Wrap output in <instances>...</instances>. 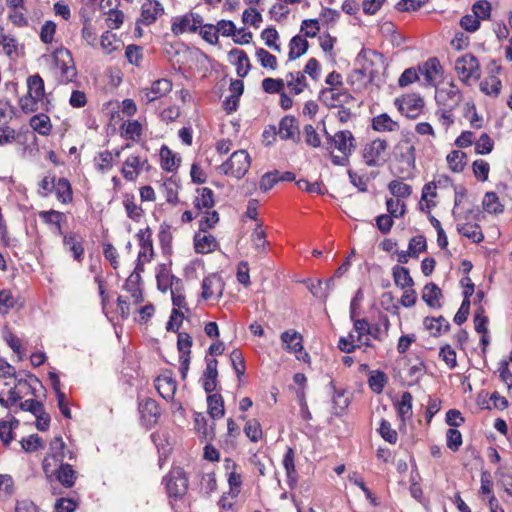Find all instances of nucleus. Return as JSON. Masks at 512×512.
Masks as SVG:
<instances>
[{
	"instance_id": "nucleus-45",
	"label": "nucleus",
	"mask_w": 512,
	"mask_h": 512,
	"mask_svg": "<svg viewBox=\"0 0 512 512\" xmlns=\"http://www.w3.org/2000/svg\"><path fill=\"white\" fill-rule=\"evenodd\" d=\"M441 65L437 58L433 57L428 59L422 69L421 73L424 75L427 82L435 80L436 76L440 73Z\"/></svg>"
},
{
	"instance_id": "nucleus-14",
	"label": "nucleus",
	"mask_w": 512,
	"mask_h": 512,
	"mask_svg": "<svg viewBox=\"0 0 512 512\" xmlns=\"http://www.w3.org/2000/svg\"><path fill=\"white\" fill-rule=\"evenodd\" d=\"M278 135L282 140H292L298 143L300 131L297 119L290 115L283 117L279 123Z\"/></svg>"
},
{
	"instance_id": "nucleus-57",
	"label": "nucleus",
	"mask_w": 512,
	"mask_h": 512,
	"mask_svg": "<svg viewBox=\"0 0 512 512\" xmlns=\"http://www.w3.org/2000/svg\"><path fill=\"white\" fill-rule=\"evenodd\" d=\"M280 181L279 171L274 170L271 172L265 173L260 180L259 187L263 192H267L274 187Z\"/></svg>"
},
{
	"instance_id": "nucleus-12",
	"label": "nucleus",
	"mask_w": 512,
	"mask_h": 512,
	"mask_svg": "<svg viewBox=\"0 0 512 512\" xmlns=\"http://www.w3.org/2000/svg\"><path fill=\"white\" fill-rule=\"evenodd\" d=\"M47 477L54 476L55 479L65 488H72L75 485L76 479L78 477L77 472L73 469L71 464L64 463L52 468V471H49V475Z\"/></svg>"
},
{
	"instance_id": "nucleus-20",
	"label": "nucleus",
	"mask_w": 512,
	"mask_h": 512,
	"mask_svg": "<svg viewBox=\"0 0 512 512\" xmlns=\"http://www.w3.org/2000/svg\"><path fill=\"white\" fill-rule=\"evenodd\" d=\"M63 245L67 250L72 252L73 258L76 261L82 262L85 250L82 239L78 237L76 233L69 232L63 235Z\"/></svg>"
},
{
	"instance_id": "nucleus-11",
	"label": "nucleus",
	"mask_w": 512,
	"mask_h": 512,
	"mask_svg": "<svg viewBox=\"0 0 512 512\" xmlns=\"http://www.w3.org/2000/svg\"><path fill=\"white\" fill-rule=\"evenodd\" d=\"M387 148V141L380 138H377L366 144L363 149V159L366 165L369 167L378 166V161Z\"/></svg>"
},
{
	"instance_id": "nucleus-60",
	"label": "nucleus",
	"mask_w": 512,
	"mask_h": 512,
	"mask_svg": "<svg viewBox=\"0 0 512 512\" xmlns=\"http://www.w3.org/2000/svg\"><path fill=\"white\" fill-rule=\"evenodd\" d=\"M244 433L252 442H257L262 436L259 422L255 419L248 420L244 427Z\"/></svg>"
},
{
	"instance_id": "nucleus-42",
	"label": "nucleus",
	"mask_w": 512,
	"mask_h": 512,
	"mask_svg": "<svg viewBox=\"0 0 512 512\" xmlns=\"http://www.w3.org/2000/svg\"><path fill=\"white\" fill-rule=\"evenodd\" d=\"M287 86L294 94H300L307 86L306 77L302 72H290L286 76Z\"/></svg>"
},
{
	"instance_id": "nucleus-41",
	"label": "nucleus",
	"mask_w": 512,
	"mask_h": 512,
	"mask_svg": "<svg viewBox=\"0 0 512 512\" xmlns=\"http://www.w3.org/2000/svg\"><path fill=\"white\" fill-rule=\"evenodd\" d=\"M483 209L488 213L499 214L504 210V205L494 192H487L482 201Z\"/></svg>"
},
{
	"instance_id": "nucleus-51",
	"label": "nucleus",
	"mask_w": 512,
	"mask_h": 512,
	"mask_svg": "<svg viewBox=\"0 0 512 512\" xmlns=\"http://www.w3.org/2000/svg\"><path fill=\"white\" fill-rule=\"evenodd\" d=\"M370 388L376 392L381 393L387 383V376L382 371H374L368 379Z\"/></svg>"
},
{
	"instance_id": "nucleus-8",
	"label": "nucleus",
	"mask_w": 512,
	"mask_h": 512,
	"mask_svg": "<svg viewBox=\"0 0 512 512\" xmlns=\"http://www.w3.org/2000/svg\"><path fill=\"white\" fill-rule=\"evenodd\" d=\"M173 84L167 78L154 81L150 88L140 90L141 100L148 103L154 102L171 92Z\"/></svg>"
},
{
	"instance_id": "nucleus-10",
	"label": "nucleus",
	"mask_w": 512,
	"mask_h": 512,
	"mask_svg": "<svg viewBox=\"0 0 512 512\" xmlns=\"http://www.w3.org/2000/svg\"><path fill=\"white\" fill-rule=\"evenodd\" d=\"M321 99L328 107H340L354 101V97L346 90L336 87L325 88L321 91Z\"/></svg>"
},
{
	"instance_id": "nucleus-19",
	"label": "nucleus",
	"mask_w": 512,
	"mask_h": 512,
	"mask_svg": "<svg viewBox=\"0 0 512 512\" xmlns=\"http://www.w3.org/2000/svg\"><path fill=\"white\" fill-rule=\"evenodd\" d=\"M492 64L494 67L491 69V75L480 83V90L486 95L497 97L500 93L502 83L495 73L498 74L501 71V66L495 65V62H492Z\"/></svg>"
},
{
	"instance_id": "nucleus-22",
	"label": "nucleus",
	"mask_w": 512,
	"mask_h": 512,
	"mask_svg": "<svg viewBox=\"0 0 512 512\" xmlns=\"http://www.w3.org/2000/svg\"><path fill=\"white\" fill-rule=\"evenodd\" d=\"M281 341L285 344L284 349L292 353H301L303 350L302 335L295 330H287L281 333Z\"/></svg>"
},
{
	"instance_id": "nucleus-34",
	"label": "nucleus",
	"mask_w": 512,
	"mask_h": 512,
	"mask_svg": "<svg viewBox=\"0 0 512 512\" xmlns=\"http://www.w3.org/2000/svg\"><path fill=\"white\" fill-rule=\"evenodd\" d=\"M308 48L309 43L305 38L299 35L292 37V39L289 42V60L293 61L299 58L300 56L304 55L307 52Z\"/></svg>"
},
{
	"instance_id": "nucleus-62",
	"label": "nucleus",
	"mask_w": 512,
	"mask_h": 512,
	"mask_svg": "<svg viewBox=\"0 0 512 512\" xmlns=\"http://www.w3.org/2000/svg\"><path fill=\"white\" fill-rule=\"evenodd\" d=\"M379 433L381 437L390 444H395L398 440L397 432L391 427L390 422L387 420L383 419L381 421Z\"/></svg>"
},
{
	"instance_id": "nucleus-38",
	"label": "nucleus",
	"mask_w": 512,
	"mask_h": 512,
	"mask_svg": "<svg viewBox=\"0 0 512 512\" xmlns=\"http://www.w3.org/2000/svg\"><path fill=\"white\" fill-rule=\"evenodd\" d=\"M457 231L464 237L471 239L474 243H480L484 239V235L478 224H458Z\"/></svg>"
},
{
	"instance_id": "nucleus-63",
	"label": "nucleus",
	"mask_w": 512,
	"mask_h": 512,
	"mask_svg": "<svg viewBox=\"0 0 512 512\" xmlns=\"http://www.w3.org/2000/svg\"><path fill=\"white\" fill-rule=\"evenodd\" d=\"M123 128H124L123 135L127 139H131V140L135 141L141 137L142 126L137 120L130 121L127 124H124Z\"/></svg>"
},
{
	"instance_id": "nucleus-40",
	"label": "nucleus",
	"mask_w": 512,
	"mask_h": 512,
	"mask_svg": "<svg viewBox=\"0 0 512 512\" xmlns=\"http://www.w3.org/2000/svg\"><path fill=\"white\" fill-rule=\"evenodd\" d=\"M207 404L212 418H221L224 415V400L218 393H208Z\"/></svg>"
},
{
	"instance_id": "nucleus-13",
	"label": "nucleus",
	"mask_w": 512,
	"mask_h": 512,
	"mask_svg": "<svg viewBox=\"0 0 512 512\" xmlns=\"http://www.w3.org/2000/svg\"><path fill=\"white\" fill-rule=\"evenodd\" d=\"M164 13V8L157 0H147L141 6V16L137 20V23L143 25L153 24L159 16Z\"/></svg>"
},
{
	"instance_id": "nucleus-17",
	"label": "nucleus",
	"mask_w": 512,
	"mask_h": 512,
	"mask_svg": "<svg viewBox=\"0 0 512 512\" xmlns=\"http://www.w3.org/2000/svg\"><path fill=\"white\" fill-rule=\"evenodd\" d=\"M218 361L215 358H206V368L203 372L202 387L206 393H212L217 387Z\"/></svg>"
},
{
	"instance_id": "nucleus-26",
	"label": "nucleus",
	"mask_w": 512,
	"mask_h": 512,
	"mask_svg": "<svg viewBox=\"0 0 512 512\" xmlns=\"http://www.w3.org/2000/svg\"><path fill=\"white\" fill-rule=\"evenodd\" d=\"M425 328L430 331L432 336H439L442 333H446L450 329V323L443 317H426L424 319Z\"/></svg>"
},
{
	"instance_id": "nucleus-7",
	"label": "nucleus",
	"mask_w": 512,
	"mask_h": 512,
	"mask_svg": "<svg viewBox=\"0 0 512 512\" xmlns=\"http://www.w3.org/2000/svg\"><path fill=\"white\" fill-rule=\"evenodd\" d=\"M324 134L327 139L328 150L333 146L344 156L349 157L356 148L355 138L349 130H341L336 132L334 135H330L325 129Z\"/></svg>"
},
{
	"instance_id": "nucleus-39",
	"label": "nucleus",
	"mask_w": 512,
	"mask_h": 512,
	"mask_svg": "<svg viewBox=\"0 0 512 512\" xmlns=\"http://www.w3.org/2000/svg\"><path fill=\"white\" fill-rule=\"evenodd\" d=\"M11 376H13L17 381V385L15 387L21 388L22 385H27L30 389V394L33 396H36L37 386L43 388L41 381L32 374H25L26 378H24L22 373H16L15 370H13V374Z\"/></svg>"
},
{
	"instance_id": "nucleus-37",
	"label": "nucleus",
	"mask_w": 512,
	"mask_h": 512,
	"mask_svg": "<svg viewBox=\"0 0 512 512\" xmlns=\"http://www.w3.org/2000/svg\"><path fill=\"white\" fill-rule=\"evenodd\" d=\"M171 298L174 308L180 310L184 309L189 312L190 309L187 305L185 295L183 294V284L179 279H176V283H171Z\"/></svg>"
},
{
	"instance_id": "nucleus-36",
	"label": "nucleus",
	"mask_w": 512,
	"mask_h": 512,
	"mask_svg": "<svg viewBox=\"0 0 512 512\" xmlns=\"http://www.w3.org/2000/svg\"><path fill=\"white\" fill-rule=\"evenodd\" d=\"M28 96L42 101L45 95L44 81L40 75L35 74L27 79Z\"/></svg>"
},
{
	"instance_id": "nucleus-54",
	"label": "nucleus",
	"mask_w": 512,
	"mask_h": 512,
	"mask_svg": "<svg viewBox=\"0 0 512 512\" xmlns=\"http://www.w3.org/2000/svg\"><path fill=\"white\" fill-rule=\"evenodd\" d=\"M494 141L487 133H483L475 143L476 154L485 155L492 152Z\"/></svg>"
},
{
	"instance_id": "nucleus-58",
	"label": "nucleus",
	"mask_w": 512,
	"mask_h": 512,
	"mask_svg": "<svg viewBox=\"0 0 512 512\" xmlns=\"http://www.w3.org/2000/svg\"><path fill=\"white\" fill-rule=\"evenodd\" d=\"M16 305V299L10 290H0V313L7 314Z\"/></svg>"
},
{
	"instance_id": "nucleus-44",
	"label": "nucleus",
	"mask_w": 512,
	"mask_h": 512,
	"mask_svg": "<svg viewBox=\"0 0 512 512\" xmlns=\"http://www.w3.org/2000/svg\"><path fill=\"white\" fill-rule=\"evenodd\" d=\"M31 127L41 135H48L51 131L50 118L45 114L35 115L30 120Z\"/></svg>"
},
{
	"instance_id": "nucleus-3",
	"label": "nucleus",
	"mask_w": 512,
	"mask_h": 512,
	"mask_svg": "<svg viewBox=\"0 0 512 512\" xmlns=\"http://www.w3.org/2000/svg\"><path fill=\"white\" fill-rule=\"evenodd\" d=\"M66 457H68L69 460L75 458L72 451L66 450V445L62 437L57 436L50 442L49 452L43 460L44 473L49 475V471H52L53 467L64 464Z\"/></svg>"
},
{
	"instance_id": "nucleus-43",
	"label": "nucleus",
	"mask_w": 512,
	"mask_h": 512,
	"mask_svg": "<svg viewBox=\"0 0 512 512\" xmlns=\"http://www.w3.org/2000/svg\"><path fill=\"white\" fill-rule=\"evenodd\" d=\"M19 426V421L12 418L10 421H0V440L8 446L13 440V429Z\"/></svg>"
},
{
	"instance_id": "nucleus-21",
	"label": "nucleus",
	"mask_w": 512,
	"mask_h": 512,
	"mask_svg": "<svg viewBox=\"0 0 512 512\" xmlns=\"http://www.w3.org/2000/svg\"><path fill=\"white\" fill-rule=\"evenodd\" d=\"M155 387L165 400H172L177 390V382L171 376H159L156 379Z\"/></svg>"
},
{
	"instance_id": "nucleus-56",
	"label": "nucleus",
	"mask_w": 512,
	"mask_h": 512,
	"mask_svg": "<svg viewBox=\"0 0 512 512\" xmlns=\"http://www.w3.org/2000/svg\"><path fill=\"white\" fill-rule=\"evenodd\" d=\"M474 176L479 181H486L488 179L490 166L489 163L483 159H477L472 164Z\"/></svg>"
},
{
	"instance_id": "nucleus-27",
	"label": "nucleus",
	"mask_w": 512,
	"mask_h": 512,
	"mask_svg": "<svg viewBox=\"0 0 512 512\" xmlns=\"http://www.w3.org/2000/svg\"><path fill=\"white\" fill-rule=\"evenodd\" d=\"M442 297L441 289L435 283H428L424 286L422 300L431 308H439V299Z\"/></svg>"
},
{
	"instance_id": "nucleus-4",
	"label": "nucleus",
	"mask_w": 512,
	"mask_h": 512,
	"mask_svg": "<svg viewBox=\"0 0 512 512\" xmlns=\"http://www.w3.org/2000/svg\"><path fill=\"white\" fill-rule=\"evenodd\" d=\"M53 58L55 67L59 71V82L63 84L73 82L77 76V70L71 52L66 48H60L54 51Z\"/></svg>"
},
{
	"instance_id": "nucleus-2",
	"label": "nucleus",
	"mask_w": 512,
	"mask_h": 512,
	"mask_svg": "<svg viewBox=\"0 0 512 512\" xmlns=\"http://www.w3.org/2000/svg\"><path fill=\"white\" fill-rule=\"evenodd\" d=\"M251 166V158L246 150L234 151L227 161L222 163L218 170L224 175L241 179Z\"/></svg>"
},
{
	"instance_id": "nucleus-29",
	"label": "nucleus",
	"mask_w": 512,
	"mask_h": 512,
	"mask_svg": "<svg viewBox=\"0 0 512 512\" xmlns=\"http://www.w3.org/2000/svg\"><path fill=\"white\" fill-rule=\"evenodd\" d=\"M140 280L141 276L139 273H131L123 287L124 290L131 294V298L135 304H139L143 301L142 289L140 288Z\"/></svg>"
},
{
	"instance_id": "nucleus-59",
	"label": "nucleus",
	"mask_w": 512,
	"mask_h": 512,
	"mask_svg": "<svg viewBox=\"0 0 512 512\" xmlns=\"http://www.w3.org/2000/svg\"><path fill=\"white\" fill-rule=\"evenodd\" d=\"M256 56L261 63V66L264 68H270L272 70L277 67V59L274 55L269 53L264 48H258L256 50Z\"/></svg>"
},
{
	"instance_id": "nucleus-18",
	"label": "nucleus",
	"mask_w": 512,
	"mask_h": 512,
	"mask_svg": "<svg viewBox=\"0 0 512 512\" xmlns=\"http://www.w3.org/2000/svg\"><path fill=\"white\" fill-rule=\"evenodd\" d=\"M136 236L141 248L138 253L139 260L144 259V261L150 262L154 255L151 229L149 227L141 229Z\"/></svg>"
},
{
	"instance_id": "nucleus-35",
	"label": "nucleus",
	"mask_w": 512,
	"mask_h": 512,
	"mask_svg": "<svg viewBox=\"0 0 512 512\" xmlns=\"http://www.w3.org/2000/svg\"><path fill=\"white\" fill-rule=\"evenodd\" d=\"M198 196L194 200V207L198 210L210 209L214 206V192L210 188L203 187L196 190Z\"/></svg>"
},
{
	"instance_id": "nucleus-1",
	"label": "nucleus",
	"mask_w": 512,
	"mask_h": 512,
	"mask_svg": "<svg viewBox=\"0 0 512 512\" xmlns=\"http://www.w3.org/2000/svg\"><path fill=\"white\" fill-rule=\"evenodd\" d=\"M435 100L437 104L435 115L440 125L447 131L455 123L454 112L463 101V94L451 81L447 86L436 90Z\"/></svg>"
},
{
	"instance_id": "nucleus-23",
	"label": "nucleus",
	"mask_w": 512,
	"mask_h": 512,
	"mask_svg": "<svg viewBox=\"0 0 512 512\" xmlns=\"http://www.w3.org/2000/svg\"><path fill=\"white\" fill-rule=\"evenodd\" d=\"M217 247V241L211 234H202L201 231L194 236V248L199 254L213 252Z\"/></svg>"
},
{
	"instance_id": "nucleus-6",
	"label": "nucleus",
	"mask_w": 512,
	"mask_h": 512,
	"mask_svg": "<svg viewBox=\"0 0 512 512\" xmlns=\"http://www.w3.org/2000/svg\"><path fill=\"white\" fill-rule=\"evenodd\" d=\"M455 70L458 73L459 79L462 83L469 86L471 80H478L480 78V64L473 54H465L455 61Z\"/></svg>"
},
{
	"instance_id": "nucleus-50",
	"label": "nucleus",
	"mask_w": 512,
	"mask_h": 512,
	"mask_svg": "<svg viewBox=\"0 0 512 512\" xmlns=\"http://www.w3.org/2000/svg\"><path fill=\"white\" fill-rule=\"evenodd\" d=\"M389 191L395 197L408 198L412 193V187L398 180H392L388 184Z\"/></svg>"
},
{
	"instance_id": "nucleus-30",
	"label": "nucleus",
	"mask_w": 512,
	"mask_h": 512,
	"mask_svg": "<svg viewBox=\"0 0 512 512\" xmlns=\"http://www.w3.org/2000/svg\"><path fill=\"white\" fill-rule=\"evenodd\" d=\"M372 128L377 132H394L399 129V124L387 113H382L373 118Z\"/></svg>"
},
{
	"instance_id": "nucleus-28",
	"label": "nucleus",
	"mask_w": 512,
	"mask_h": 512,
	"mask_svg": "<svg viewBox=\"0 0 512 512\" xmlns=\"http://www.w3.org/2000/svg\"><path fill=\"white\" fill-rule=\"evenodd\" d=\"M229 56L235 60L237 75L245 77L250 70V61L245 51L234 48L229 52Z\"/></svg>"
},
{
	"instance_id": "nucleus-24",
	"label": "nucleus",
	"mask_w": 512,
	"mask_h": 512,
	"mask_svg": "<svg viewBox=\"0 0 512 512\" xmlns=\"http://www.w3.org/2000/svg\"><path fill=\"white\" fill-rule=\"evenodd\" d=\"M160 159L162 169L168 172L177 170L181 162V158L166 145L160 149Z\"/></svg>"
},
{
	"instance_id": "nucleus-61",
	"label": "nucleus",
	"mask_w": 512,
	"mask_h": 512,
	"mask_svg": "<svg viewBox=\"0 0 512 512\" xmlns=\"http://www.w3.org/2000/svg\"><path fill=\"white\" fill-rule=\"evenodd\" d=\"M96 167L99 171L104 172L110 170L113 166V156L112 153L108 150L100 152L97 157H95Z\"/></svg>"
},
{
	"instance_id": "nucleus-46",
	"label": "nucleus",
	"mask_w": 512,
	"mask_h": 512,
	"mask_svg": "<svg viewBox=\"0 0 512 512\" xmlns=\"http://www.w3.org/2000/svg\"><path fill=\"white\" fill-rule=\"evenodd\" d=\"M465 158L466 154L459 150L451 151L446 157L450 169L455 173L463 171L465 166Z\"/></svg>"
},
{
	"instance_id": "nucleus-32",
	"label": "nucleus",
	"mask_w": 512,
	"mask_h": 512,
	"mask_svg": "<svg viewBox=\"0 0 512 512\" xmlns=\"http://www.w3.org/2000/svg\"><path fill=\"white\" fill-rule=\"evenodd\" d=\"M193 12L187 13L180 17H175L172 20L171 31L174 35L178 36L185 32L193 33Z\"/></svg>"
},
{
	"instance_id": "nucleus-25",
	"label": "nucleus",
	"mask_w": 512,
	"mask_h": 512,
	"mask_svg": "<svg viewBox=\"0 0 512 512\" xmlns=\"http://www.w3.org/2000/svg\"><path fill=\"white\" fill-rule=\"evenodd\" d=\"M147 163V160L141 162L139 156H130L124 162L122 174L126 180L133 181L139 175L142 166Z\"/></svg>"
},
{
	"instance_id": "nucleus-15",
	"label": "nucleus",
	"mask_w": 512,
	"mask_h": 512,
	"mask_svg": "<svg viewBox=\"0 0 512 512\" xmlns=\"http://www.w3.org/2000/svg\"><path fill=\"white\" fill-rule=\"evenodd\" d=\"M395 157L403 162L407 168L415 167V146L409 138L402 139L395 146Z\"/></svg>"
},
{
	"instance_id": "nucleus-49",
	"label": "nucleus",
	"mask_w": 512,
	"mask_h": 512,
	"mask_svg": "<svg viewBox=\"0 0 512 512\" xmlns=\"http://www.w3.org/2000/svg\"><path fill=\"white\" fill-rule=\"evenodd\" d=\"M295 453L291 447H288L283 457V466L286 470L289 483L296 481V470L294 464Z\"/></svg>"
},
{
	"instance_id": "nucleus-47",
	"label": "nucleus",
	"mask_w": 512,
	"mask_h": 512,
	"mask_svg": "<svg viewBox=\"0 0 512 512\" xmlns=\"http://www.w3.org/2000/svg\"><path fill=\"white\" fill-rule=\"evenodd\" d=\"M412 400L413 397L410 392L402 393L397 408L398 414L401 417L402 421H405L407 418H410L412 416Z\"/></svg>"
},
{
	"instance_id": "nucleus-64",
	"label": "nucleus",
	"mask_w": 512,
	"mask_h": 512,
	"mask_svg": "<svg viewBox=\"0 0 512 512\" xmlns=\"http://www.w3.org/2000/svg\"><path fill=\"white\" fill-rule=\"evenodd\" d=\"M262 88L269 94H280L284 88L283 79L265 78L262 81Z\"/></svg>"
},
{
	"instance_id": "nucleus-5",
	"label": "nucleus",
	"mask_w": 512,
	"mask_h": 512,
	"mask_svg": "<svg viewBox=\"0 0 512 512\" xmlns=\"http://www.w3.org/2000/svg\"><path fill=\"white\" fill-rule=\"evenodd\" d=\"M167 494L175 500L185 496L188 489V478L185 471L180 467H175L163 478Z\"/></svg>"
},
{
	"instance_id": "nucleus-33",
	"label": "nucleus",
	"mask_w": 512,
	"mask_h": 512,
	"mask_svg": "<svg viewBox=\"0 0 512 512\" xmlns=\"http://www.w3.org/2000/svg\"><path fill=\"white\" fill-rule=\"evenodd\" d=\"M392 274L396 286L400 287L401 289L413 287L414 281L408 268L396 265L392 269Z\"/></svg>"
},
{
	"instance_id": "nucleus-48",
	"label": "nucleus",
	"mask_w": 512,
	"mask_h": 512,
	"mask_svg": "<svg viewBox=\"0 0 512 512\" xmlns=\"http://www.w3.org/2000/svg\"><path fill=\"white\" fill-rule=\"evenodd\" d=\"M172 233L170 231V226L161 225L160 231L158 233V240L161 246L163 254H170L172 251Z\"/></svg>"
},
{
	"instance_id": "nucleus-53",
	"label": "nucleus",
	"mask_w": 512,
	"mask_h": 512,
	"mask_svg": "<svg viewBox=\"0 0 512 512\" xmlns=\"http://www.w3.org/2000/svg\"><path fill=\"white\" fill-rule=\"evenodd\" d=\"M230 361L232 367L238 378L244 375L245 373V360L242 355V352L239 349H234L230 354Z\"/></svg>"
},
{
	"instance_id": "nucleus-55",
	"label": "nucleus",
	"mask_w": 512,
	"mask_h": 512,
	"mask_svg": "<svg viewBox=\"0 0 512 512\" xmlns=\"http://www.w3.org/2000/svg\"><path fill=\"white\" fill-rule=\"evenodd\" d=\"M79 506V501L74 498L61 497L54 504L55 512H74Z\"/></svg>"
},
{
	"instance_id": "nucleus-31",
	"label": "nucleus",
	"mask_w": 512,
	"mask_h": 512,
	"mask_svg": "<svg viewBox=\"0 0 512 512\" xmlns=\"http://www.w3.org/2000/svg\"><path fill=\"white\" fill-rule=\"evenodd\" d=\"M56 198L63 204H67L72 202L73 200V191L71 184L67 178H59L55 183L54 188Z\"/></svg>"
},
{
	"instance_id": "nucleus-9",
	"label": "nucleus",
	"mask_w": 512,
	"mask_h": 512,
	"mask_svg": "<svg viewBox=\"0 0 512 512\" xmlns=\"http://www.w3.org/2000/svg\"><path fill=\"white\" fill-rule=\"evenodd\" d=\"M139 413L141 416L142 424L150 429L157 424L161 411L158 403L152 398H145L139 402L138 405Z\"/></svg>"
},
{
	"instance_id": "nucleus-16",
	"label": "nucleus",
	"mask_w": 512,
	"mask_h": 512,
	"mask_svg": "<svg viewBox=\"0 0 512 512\" xmlns=\"http://www.w3.org/2000/svg\"><path fill=\"white\" fill-rule=\"evenodd\" d=\"M224 289V282L222 278L216 274H211L205 277L202 281L201 297L204 300L211 299L216 296L220 298Z\"/></svg>"
},
{
	"instance_id": "nucleus-52",
	"label": "nucleus",
	"mask_w": 512,
	"mask_h": 512,
	"mask_svg": "<svg viewBox=\"0 0 512 512\" xmlns=\"http://www.w3.org/2000/svg\"><path fill=\"white\" fill-rule=\"evenodd\" d=\"M123 204L128 217L133 221H139L143 210L134 202L133 196L126 195Z\"/></svg>"
}]
</instances>
